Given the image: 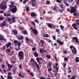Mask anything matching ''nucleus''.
Listing matches in <instances>:
<instances>
[{"label": "nucleus", "mask_w": 79, "mask_h": 79, "mask_svg": "<svg viewBox=\"0 0 79 79\" xmlns=\"http://www.w3.org/2000/svg\"><path fill=\"white\" fill-rule=\"evenodd\" d=\"M0 8L1 10H3L5 11V10L7 8L6 2H2V4H0Z\"/></svg>", "instance_id": "obj_1"}, {"label": "nucleus", "mask_w": 79, "mask_h": 79, "mask_svg": "<svg viewBox=\"0 0 79 79\" xmlns=\"http://www.w3.org/2000/svg\"><path fill=\"white\" fill-rule=\"evenodd\" d=\"M18 56H19L20 60H22L24 58V52L22 51H20L18 53Z\"/></svg>", "instance_id": "obj_2"}, {"label": "nucleus", "mask_w": 79, "mask_h": 79, "mask_svg": "<svg viewBox=\"0 0 79 79\" xmlns=\"http://www.w3.org/2000/svg\"><path fill=\"white\" fill-rule=\"evenodd\" d=\"M70 49H71V51L73 54L75 55L76 53H77L76 49L75 47H73V46L71 45L70 46Z\"/></svg>", "instance_id": "obj_3"}, {"label": "nucleus", "mask_w": 79, "mask_h": 79, "mask_svg": "<svg viewBox=\"0 0 79 79\" xmlns=\"http://www.w3.org/2000/svg\"><path fill=\"white\" fill-rule=\"evenodd\" d=\"M7 20H4L0 24V26L1 27H4V26H6V22Z\"/></svg>", "instance_id": "obj_4"}, {"label": "nucleus", "mask_w": 79, "mask_h": 79, "mask_svg": "<svg viewBox=\"0 0 79 79\" xmlns=\"http://www.w3.org/2000/svg\"><path fill=\"white\" fill-rule=\"evenodd\" d=\"M72 41H74L75 40V42L76 43H79V39L77 38V37H73L72 38Z\"/></svg>", "instance_id": "obj_5"}, {"label": "nucleus", "mask_w": 79, "mask_h": 79, "mask_svg": "<svg viewBox=\"0 0 79 79\" xmlns=\"http://www.w3.org/2000/svg\"><path fill=\"white\" fill-rule=\"evenodd\" d=\"M76 9H77V8L72 7L71 8V10L70 11L71 13H75V12L77 11Z\"/></svg>", "instance_id": "obj_6"}, {"label": "nucleus", "mask_w": 79, "mask_h": 79, "mask_svg": "<svg viewBox=\"0 0 79 79\" xmlns=\"http://www.w3.org/2000/svg\"><path fill=\"white\" fill-rule=\"evenodd\" d=\"M14 8H12L11 10V11L13 13H16V11L18 9H17V7H16V6H15Z\"/></svg>", "instance_id": "obj_7"}, {"label": "nucleus", "mask_w": 79, "mask_h": 79, "mask_svg": "<svg viewBox=\"0 0 79 79\" xmlns=\"http://www.w3.org/2000/svg\"><path fill=\"white\" fill-rule=\"evenodd\" d=\"M56 42H58L60 45H63V44H64V43H63V42L59 40H57Z\"/></svg>", "instance_id": "obj_8"}, {"label": "nucleus", "mask_w": 79, "mask_h": 79, "mask_svg": "<svg viewBox=\"0 0 79 79\" xmlns=\"http://www.w3.org/2000/svg\"><path fill=\"white\" fill-rule=\"evenodd\" d=\"M32 31H33L34 34L35 35H37L38 34V31L36 30V29H32Z\"/></svg>", "instance_id": "obj_9"}, {"label": "nucleus", "mask_w": 79, "mask_h": 79, "mask_svg": "<svg viewBox=\"0 0 79 79\" xmlns=\"http://www.w3.org/2000/svg\"><path fill=\"white\" fill-rule=\"evenodd\" d=\"M31 15L33 17H35L37 16V14H35L34 12H33L31 14Z\"/></svg>", "instance_id": "obj_10"}, {"label": "nucleus", "mask_w": 79, "mask_h": 79, "mask_svg": "<svg viewBox=\"0 0 79 79\" xmlns=\"http://www.w3.org/2000/svg\"><path fill=\"white\" fill-rule=\"evenodd\" d=\"M11 42H8L7 44L6 45V46L7 47V48H9V47L10 46H11Z\"/></svg>", "instance_id": "obj_11"}, {"label": "nucleus", "mask_w": 79, "mask_h": 79, "mask_svg": "<svg viewBox=\"0 0 79 79\" xmlns=\"http://www.w3.org/2000/svg\"><path fill=\"white\" fill-rule=\"evenodd\" d=\"M13 33H14V35H17L18 33V31L16 30H14L13 31Z\"/></svg>", "instance_id": "obj_12"}, {"label": "nucleus", "mask_w": 79, "mask_h": 79, "mask_svg": "<svg viewBox=\"0 0 79 79\" xmlns=\"http://www.w3.org/2000/svg\"><path fill=\"white\" fill-rule=\"evenodd\" d=\"M33 54L35 57H38V56H39V55H38V53H37L36 52H35Z\"/></svg>", "instance_id": "obj_13"}, {"label": "nucleus", "mask_w": 79, "mask_h": 79, "mask_svg": "<svg viewBox=\"0 0 79 79\" xmlns=\"http://www.w3.org/2000/svg\"><path fill=\"white\" fill-rule=\"evenodd\" d=\"M13 54H14V51H13L11 52V53L7 54V55L9 56H12V55H13Z\"/></svg>", "instance_id": "obj_14"}, {"label": "nucleus", "mask_w": 79, "mask_h": 79, "mask_svg": "<svg viewBox=\"0 0 79 79\" xmlns=\"http://www.w3.org/2000/svg\"><path fill=\"white\" fill-rule=\"evenodd\" d=\"M77 24L79 25V23H73L72 25V26H77Z\"/></svg>", "instance_id": "obj_15"}, {"label": "nucleus", "mask_w": 79, "mask_h": 79, "mask_svg": "<svg viewBox=\"0 0 79 79\" xmlns=\"http://www.w3.org/2000/svg\"><path fill=\"white\" fill-rule=\"evenodd\" d=\"M17 39L18 40H22V39H24V38H23V36H21L20 37L19 36L17 37Z\"/></svg>", "instance_id": "obj_16"}, {"label": "nucleus", "mask_w": 79, "mask_h": 79, "mask_svg": "<svg viewBox=\"0 0 79 79\" xmlns=\"http://www.w3.org/2000/svg\"><path fill=\"white\" fill-rule=\"evenodd\" d=\"M35 0H31V3H32V5L33 6H34V2H35Z\"/></svg>", "instance_id": "obj_17"}, {"label": "nucleus", "mask_w": 79, "mask_h": 79, "mask_svg": "<svg viewBox=\"0 0 79 79\" xmlns=\"http://www.w3.org/2000/svg\"><path fill=\"white\" fill-rule=\"evenodd\" d=\"M25 8H26V11H29L30 10V9H29V7H27V6H26Z\"/></svg>", "instance_id": "obj_18"}, {"label": "nucleus", "mask_w": 79, "mask_h": 79, "mask_svg": "<svg viewBox=\"0 0 79 79\" xmlns=\"http://www.w3.org/2000/svg\"><path fill=\"white\" fill-rule=\"evenodd\" d=\"M64 3L65 4V5L67 6H69V4L67 3V2H66L65 1H64Z\"/></svg>", "instance_id": "obj_19"}, {"label": "nucleus", "mask_w": 79, "mask_h": 79, "mask_svg": "<svg viewBox=\"0 0 79 79\" xmlns=\"http://www.w3.org/2000/svg\"><path fill=\"white\" fill-rule=\"evenodd\" d=\"M35 64L37 66L38 69H40V67H39V64H38L36 62H35Z\"/></svg>", "instance_id": "obj_20"}, {"label": "nucleus", "mask_w": 79, "mask_h": 79, "mask_svg": "<svg viewBox=\"0 0 79 79\" xmlns=\"http://www.w3.org/2000/svg\"><path fill=\"white\" fill-rule=\"evenodd\" d=\"M48 26L49 27V28H52V24L49 23L48 25Z\"/></svg>", "instance_id": "obj_21"}, {"label": "nucleus", "mask_w": 79, "mask_h": 79, "mask_svg": "<svg viewBox=\"0 0 79 79\" xmlns=\"http://www.w3.org/2000/svg\"><path fill=\"white\" fill-rule=\"evenodd\" d=\"M79 15V14L77 12H76L75 13H74L73 14V16H77V15Z\"/></svg>", "instance_id": "obj_22"}, {"label": "nucleus", "mask_w": 79, "mask_h": 79, "mask_svg": "<svg viewBox=\"0 0 79 79\" xmlns=\"http://www.w3.org/2000/svg\"><path fill=\"white\" fill-rule=\"evenodd\" d=\"M56 31L58 33V34H60V30L59 29H56Z\"/></svg>", "instance_id": "obj_23"}, {"label": "nucleus", "mask_w": 79, "mask_h": 79, "mask_svg": "<svg viewBox=\"0 0 79 79\" xmlns=\"http://www.w3.org/2000/svg\"><path fill=\"white\" fill-rule=\"evenodd\" d=\"M75 61L77 63H78V62L79 61V58L78 57H76V59Z\"/></svg>", "instance_id": "obj_24"}, {"label": "nucleus", "mask_w": 79, "mask_h": 79, "mask_svg": "<svg viewBox=\"0 0 79 79\" xmlns=\"http://www.w3.org/2000/svg\"><path fill=\"white\" fill-rule=\"evenodd\" d=\"M40 53H44V51H43L42 48H40Z\"/></svg>", "instance_id": "obj_25"}, {"label": "nucleus", "mask_w": 79, "mask_h": 79, "mask_svg": "<svg viewBox=\"0 0 79 79\" xmlns=\"http://www.w3.org/2000/svg\"><path fill=\"white\" fill-rule=\"evenodd\" d=\"M7 67L8 68H12V66H11V65H10V64H7Z\"/></svg>", "instance_id": "obj_26"}, {"label": "nucleus", "mask_w": 79, "mask_h": 79, "mask_svg": "<svg viewBox=\"0 0 79 79\" xmlns=\"http://www.w3.org/2000/svg\"><path fill=\"white\" fill-rule=\"evenodd\" d=\"M1 38H0V40H4V41H5V39H4L3 38V36H1Z\"/></svg>", "instance_id": "obj_27"}, {"label": "nucleus", "mask_w": 79, "mask_h": 79, "mask_svg": "<svg viewBox=\"0 0 79 79\" xmlns=\"http://www.w3.org/2000/svg\"><path fill=\"white\" fill-rule=\"evenodd\" d=\"M17 44V45H18V46H19V47H21V43L20 42H18Z\"/></svg>", "instance_id": "obj_28"}, {"label": "nucleus", "mask_w": 79, "mask_h": 79, "mask_svg": "<svg viewBox=\"0 0 79 79\" xmlns=\"http://www.w3.org/2000/svg\"><path fill=\"white\" fill-rule=\"evenodd\" d=\"M7 79H12V77H11L10 76L8 75Z\"/></svg>", "instance_id": "obj_29"}, {"label": "nucleus", "mask_w": 79, "mask_h": 79, "mask_svg": "<svg viewBox=\"0 0 79 79\" xmlns=\"http://www.w3.org/2000/svg\"><path fill=\"white\" fill-rule=\"evenodd\" d=\"M8 22H9V24H12L13 23V22L12 20H8Z\"/></svg>", "instance_id": "obj_30"}, {"label": "nucleus", "mask_w": 79, "mask_h": 79, "mask_svg": "<svg viewBox=\"0 0 79 79\" xmlns=\"http://www.w3.org/2000/svg\"><path fill=\"white\" fill-rule=\"evenodd\" d=\"M46 19H47L48 20H49L50 19V17H47V16H46L45 18Z\"/></svg>", "instance_id": "obj_31"}, {"label": "nucleus", "mask_w": 79, "mask_h": 79, "mask_svg": "<svg viewBox=\"0 0 79 79\" xmlns=\"http://www.w3.org/2000/svg\"><path fill=\"white\" fill-rule=\"evenodd\" d=\"M60 27L61 28V30H62V31H63V29H64V27H63V25H60Z\"/></svg>", "instance_id": "obj_32"}, {"label": "nucleus", "mask_w": 79, "mask_h": 79, "mask_svg": "<svg viewBox=\"0 0 79 79\" xmlns=\"http://www.w3.org/2000/svg\"><path fill=\"white\" fill-rule=\"evenodd\" d=\"M6 51H7L8 53H10L11 52V51H10V48L7 49H6Z\"/></svg>", "instance_id": "obj_33"}, {"label": "nucleus", "mask_w": 79, "mask_h": 79, "mask_svg": "<svg viewBox=\"0 0 79 79\" xmlns=\"http://www.w3.org/2000/svg\"><path fill=\"white\" fill-rule=\"evenodd\" d=\"M59 11H60V13H62L63 12V10L62 9H59Z\"/></svg>", "instance_id": "obj_34"}, {"label": "nucleus", "mask_w": 79, "mask_h": 79, "mask_svg": "<svg viewBox=\"0 0 79 79\" xmlns=\"http://www.w3.org/2000/svg\"><path fill=\"white\" fill-rule=\"evenodd\" d=\"M18 42V41L17 40H15L14 41V44H17Z\"/></svg>", "instance_id": "obj_35"}, {"label": "nucleus", "mask_w": 79, "mask_h": 79, "mask_svg": "<svg viewBox=\"0 0 79 79\" xmlns=\"http://www.w3.org/2000/svg\"><path fill=\"white\" fill-rule=\"evenodd\" d=\"M52 63H48V65L49 67H51L52 66Z\"/></svg>", "instance_id": "obj_36"}, {"label": "nucleus", "mask_w": 79, "mask_h": 79, "mask_svg": "<svg viewBox=\"0 0 79 79\" xmlns=\"http://www.w3.org/2000/svg\"><path fill=\"white\" fill-rule=\"evenodd\" d=\"M19 68L20 69H22V65L21 64H19Z\"/></svg>", "instance_id": "obj_37"}, {"label": "nucleus", "mask_w": 79, "mask_h": 79, "mask_svg": "<svg viewBox=\"0 0 79 79\" xmlns=\"http://www.w3.org/2000/svg\"><path fill=\"white\" fill-rule=\"evenodd\" d=\"M64 61H65V62L67 61H68V58L67 57H65L64 59Z\"/></svg>", "instance_id": "obj_38"}, {"label": "nucleus", "mask_w": 79, "mask_h": 79, "mask_svg": "<svg viewBox=\"0 0 79 79\" xmlns=\"http://www.w3.org/2000/svg\"><path fill=\"white\" fill-rule=\"evenodd\" d=\"M36 60L37 62H39L40 61V59H39V57H37L36 58Z\"/></svg>", "instance_id": "obj_39"}, {"label": "nucleus", "mask_w": 79, "mask_h": 79, "mask_svg": "<svg viewBox=\"0 0 79 79\" xmlns=\"http://www.w3.org/2000/svg\"><path fill=\"white\" fill-rule=\"evenodd\" d=\"M31 24H33L34 26H35V22L34 21H31Z\"/></svg>", "instance_id": "obj_40"}, {"label": "nucleus", "mask_w": 79, "mask_h": 79, "mask_svg": "<svg viewBox=\"0 0 79 79\" xmlns=\"http://www.w3.org/2000/svg\"><path fill=\"white\" fill-rule=\"evenodd\" d=\"M73 27V28L74 29H75V30H77V27L76 26Z\"/></svg>", "instance_id": "obj_41"}, {"label": "nucleus", "mask_w": 79, "mask_h": 79, "mask_svg": "<svg viewBox=\"0 0 79 79\" xmlns=\"http://www.w3.org/2000/svg\"><path fill=\"white\" fill-rule=\"evenodd\" d=\"M53 39L54 40H56V36L54 35L53 37Z\"/></svg>", "instance_id": "obj_42"}, {"label": "nucleus", "mask_w": 79, "mask_h": 79, "mask_svg": "<svg viewBox=\"0 0 79 79\" xmlns=\"http://www.w3.org/2000/svg\"><path fill=\"white\" fill-rule=\"evenodd\" d=\"M75 76H73L72 77L70 78V79H75Z\"/></svg>", "instance_id": "obj_43"}, {"label": "nucleus", "mask_w": 79, "mask_h": 79, "mask_svg": "<svg viewBox=\"0 0 79 79\" xmlns=\"http://www.w3.org/2000/svg\"><path fill=\"white\" fill-rule=\"evenodd\" d=\"M24 34H25L26 35V34H27V32L26 31H24Z\"/></svg>", "instance_id": "obj_44"}, {"label": "nucleus", "mask_w": 79, "mask_h": 79, "mask_svg": "<svg viewBox=\"0 0 79 79\" xmlns=\"http://www.w3.org/2000/svg\"><path fill=\"white\" fill-rule=\"evenodd\" d=\"M60 6L62 9H63V7L64 6H63V4H61L60 5Z\"/></svg>", "instance_id": "obj_45"}, {"label": "nucleus", "mask_w": 79, "mask_h": 79, "mask_svg": "<svg viewBox=\"0 0 79 79\" xmlns=\"http://www.w3.org/2000/svg\"><path fill=\"white\" fill-rule=\"evenodd\" d=\"M40 42H41V43H42V44H44V43L45 42L44 40H40Z\"/></svg>", "instance_id": "obj_46"}, {"label": "nucleus", "mask_w": 79, "mask_h": 79, "mask_svg": "<svg viewBox=\"0 0 79 79\" xmlns=\"http://www.w3.org/2000/svg\"><path fill=\"white\" fill-rule=\"evenodd\" d=\"M31 61H33V62H34L35 63V62H36L35 61H34V59H32V58H31Z\"/></svg>", "instance_id": "obj_47"}, {"label": "nucleus", "mask_w": 79, "mask_h": 79, "mask_svg": "<svg viewBox=\"0 0 79 79\" xmlns=\"http://www.w3.org/2000/svg\"><path fill=\"white\" fill-rule=\"evenodd\" d=\"M47 58H48V59H50V55H47Z\"/></svg>", "instance_id": "obj_48"}, {"label": "nucleus", "mask_w": 79, "mask_h": 79, "mask_svg": "<svg viewBox=\"0 0 79 79\" xmlns=\"http://www.w3.org/2000/svg\"><path fill=\"white\" fill-rule=\"evenodd\" d=\"M4 19V17H2L0 18V20H3Z\"/></svg>", "instance_id": "obj_49"}, {"label": "nucleus", "mask_w": 79, "mask_h": 79, "mask_svg": "<svg viewBox=\"0 0 79 79\" xmlns=\"http://www.w3.org/2000/svg\"><path fill=\"white\" fill-rule=\"evenodd\" d=\"M8 76H11V73L10 72H9L8 73Z\"/></svg>", "instance_id": "obj_50"}, {"label": "nucleus", "mask_w": 79, "mask_h": 79, "mask_svg": "<svg viewBox=\"0 0 79 79\" xmlns=\"http://www.w3.org/2000/svg\"><path fill=\"white\" fill-rule=\"evenodd\" d=\"M46 3H47V4H50V1H47L46 2Z\"/></svg>", "instance_id": "obj_51"}, {"label": "nucleus", "mask_w": 79, "mask_h": 79, "mask_svg": "<svg viewBox=\"0 0 79 79\" xmlns=\"http://www.w3.org/2000/svg\"><path fill=\"white\" fill-rule=\"evenodd\" d=\"M32 50L33 51H35V47L33 48H32Z\"/></svg>", "instance_id": "obj_52"}, {"label": "nucleus", "mask_w": 79, "mask_h": 79, "mask_svg": "<svg viewBox=\"0 0 79 79\" xmlns=\"http://www.w3.org/2000/svg\"><path fill=\"white\" fill-rule=\"evenodd\" d=\"M52 69L51 68L49 69H48V71H49V72H51V71H52Z\"/></svg>", "instance_id": "obj_53"}, {"label": "nucleus", "mask_w": 79, "mask_h": 79, "mask_svg": "<svg viewBox=\"0 0 79 79\" xmlns=\"http://www.w3.org/2000/svg\"><path fill=\"white\" fill-rule=\"evenodd\" d=\"M11 63H12V64H15V61H11Z\"/></svg>", "instance_id": "obj_54"}, {"label": "nucleus", "mask_w": 79, "mask_h": 79, "mask_svg": "<svg viewBox=\"0 0 79 79\" xmlns=\"http://www.w3.org/2000/svg\"><path fill=\"white\" fill-rule=\"evenodd\" d=\"M54 59H55V60H56V61H57V57H56V56H55V57Z\"/></svg>", "instance_id": "obj_55"}, {"label": "nucleus", "mask_w": 79, "mask_h": 79, "mask_svg": "<svg viewBox=\"0 0 79 79\" xmlns=\"http://www.w3.org/2000/svg\"><path fill=\"white\" fill-rule=\"evenodd\" d=\"M15 6H14L13 5H10V7H15Z\"/></svg>", "instance_id": "obj_56"}, {"label": "nucleus", "mask_w": 79, "mask_h": 79, "mask_svg": "<svg viewBox=\"0 0 79 79\" xmlns=\"http://www.w3.org/2000/svg\"><path fill=\"white\" fill-rule=\"evenodd\" d=\"M2 69H3L4 68H5V65L3 64H2Z\"/></svg>", "instance_id": "obj_57"}, {"label": "nucleus", "mask_w": 79, "mask_h": 79, "mask_svg": "<svg viewBox=\"0 0 79 79\" xmlns=\"http://www.w3.org/2000/svg\"><path fill=\"white\" fill-rule=\"evenodd\" d=\"M56 2H58V3H61V1L59 0H56Z\"/></svg>", "instance_id": "obj_58"}, {"label": "nucleus", "mask_w": 79, "mask_h": 79, "mask_svg": "<svg viewBox=\"0 0 79 79\" xmlns=\"http://www.w3.org/2000/svg\"><path fill=\"white\" fill-rule=\"evenodd\" d=\"M26 40H27V41H28V42H29V39L28 38L26 37Z\"/></svg>", "instance_id": "obj_59"}, {"label": "nucleus", "mask_w": 79, "mask_h": 79, "mask_svg": "<svg viewBox=\"0 0 79 79\" xmlns=\"http://www.w3.org/2000/svg\"><path fill=\"white\" fill-rule=\"evenodd\" d=\"M30 75H31V76H34V74L32 73H31L30 74Z\"/></svg>", "instance_id": "obj_60"}, {"label": "nucleus", "mask_w": 79, "mask_h": 79, "mask_svg": "<svg viewBox=\"0 0 79 79\" xmlns=\"http://www.w3.org/2000/svg\"><path fill=\"white\" fill-rule=\"evenodd\" d=\"M4 16H7L8 17V15H6V13H4Z\"/></svg>", "instance_id": "obj_61"}, {"label": "nucleus", "mask_w": 79, "mask_h": 79, "mask_svg": "<svg viewBox=\"0 0 79 79\" xmlns=\"http://www.w3.org/2000/svg\"><path fill=\"white\" fill-rule=\"evenodd\" d=\"M75 7H74V8H77L78 6H77V4H76L75 5Z\"/></svg>", "instance_id": "obj_62"}, {"label": "nucleus", "mask_w": 79, "mask_h": 79, "mask_svg": "<svg viewBox=\"0 0 79 79\" xmlns=\"http://www.w3.org/2000/svg\"><path fill=\"white\" fill-rule=\"evenodd\" d=\"M27 2V1H26V0H25L24 1H23V3H26Z\"/></svg>", "instance_id": "obj_63"}, {"label": "nucleus", "mask_w": 79, "mask_h": 79, "mask_svg": "<svg viewBox=\"0 0 79 79\" xmlns=\"http://www.w3.org/2000/svg\"><path fill=\"white\" fill-rule=\"evenodd\" d=\"M43 51L45 53H47V50L43 49Z\"/></svg>", "instance_id": "obj_64"}]
</instances>
